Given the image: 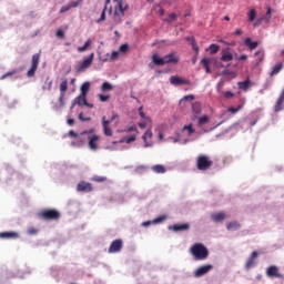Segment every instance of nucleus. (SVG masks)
<instances>
[{
	"label": "nucleus",
	"mask_w": 284,
	"mask_h": 284,
	"mask_svg": "<svg viewBox=\"0 0 284 284\" xmlns=\"http://www.w3.org/2000/svg\"><path fill=\"white\" fill-rule=\"evenodd\" d=\"M136 141V135H131L124 140L125 143H134Z\"/></svg>",
	"instance_id": "nucleus-54"
},
{
	"label": "nucleus",
	"mask_w": 284,
	"mask_h": 284,
	"mask_svg": "<svg viewBox=\"0 0 284 284\" xmlns=\"http://www.w3.org/2000/svg\"><path fill=\"white\" fill-rule=\"evenodd\" d=\"M225 99H232L234 97V93L232 91L224 92Z\"/></svg>",
	"instance_id": "nucleus-56"
},
{
	"label": "nucleus",
	"mask_w": 284,
	"mask_h": 284,
	"mask_svg": "<svg viewBox=\"0 0 284 284\" xmlns=\"http://www.w3.org/2000/svg\"><path fill=\"white\" fill-rule=\"evenodd\" d=\"M0 239H19V233H17V232H2V233H0Z\"/></svg>",
	"instance_id": "nucleus-27"
},
{
	"label": "nucleus",
	"mask_w": 284,
	"mask_h": 284,
	"mask_svg": "<svg viewBox=\"0 0 284 284\" xmlns=\"http://www.w3.org/2000/svg\"><path fill=\"white\" fill-rule=\"evenodd\" d=\"M94 135V129H90V130H87V131H83L80 136H82L83 140H85L84 136H92Z\"/></svg>",
	"instance_id": "nucleus-41"
},
{
	"label": "nucleus",
	"mask_w": 284,
	"mask_h": 284,
	"mask_svg": "<svg viewBox=\"0 0 284 284\" xmlns=\"http://www.w3.org/2000/svg\"><path fill=\"white\" fill-rule=\"evenodd\" d=\"M211 219L215 223H223V221H225V219H227V214H225V212L213 213L211 215Z\"/></svg>",
	"instance_id": "nucleus-21"
},
{
	"label": "nucleus",
	"mask_w": 284,
	"mask_h": 284,
	"mask_svg": "<svg viewBox=\"0 0 284 284\" xmlns=\"http://www.w3.org/2000/svg\"><path fill=\"white\" fill-rule=\"evenodd\" d=\"M169 230L172 232H187V230H190V223L173 224L169 226Z\"/></svg>",
	"instance_id": "nucleus-16"
},
{
	"label": "nucleus",
	"mask_w": 284,
	"mask_h": 284,
	"mask_svg": "<svg viewBox=\"0 0 284 284\" xmlns=\"http://www.w3.org/2000/svg\"><path fill=\"white\" fill-rule=\"evenodd\" d=\"M176 14L175 13H171L169 14V21L172 22V21H176Z\"/></svg>",
	"instance_id": "nucleus-58"
},
{
	"label": "nucleus",
	"mask_w": 284,
	"mask_h": 284,
	"mask_svg": "<svg viewBox=\"0 0 284 284\" xmlns=\"http://www.w3.org/2000/svg\"><path fill=\"white\" fill-rule=\"evenodd\" d=\"M92 45V40H88L84 45L78 48V52H85Z\"/></svg>",
	"instance_id": "nucleus-39"
},
{
	"label": "nucleus",
	"mask_w": 284,
	"mask_h": 284,
	"mask_svg": "<svg viewBox=\"0 0 284 284\" xmlns=\"http://www.w3.org/2000/svg\"><path fill=\"white\" fill-rule=\"evenodd\" d=\"M39 61H41V53H34L32 55L31 68L27 72V77L29 79L34 77V74L37 73V70L39 69Z\"/></svg>",
	"instance_id": "nucleus-6"
},
{
	"label": "nucleus",
	"mask_w": 284,
	"mask_h": 284,
	"mask_svg": "<svg viewBox=\"0 0 284 284\" xmlns=\"http://www.w3.org/2000/svg\"><path fill=\"white\" fill-rule=\"evenodd\" d=\"M119 51H113L112 53H111V61H116V59H119Z\"/></svg>",
	"instance_id": "nucleus-55"
},
{
	"label": "nucleus",
	"mask_w": 284,
	"mask_h": 284,
	"mask_svg": "<svg viewBox=\"0 0 284 284\" xmlns=\"http://www.w3.org/2000/svg\"><path fill=\"white\" fill-rule=\"evenodd\" d=\"M251 83H252V81L250 80V77H247L245 79V81L237 82V88H239V90H243L244 92H247V90H250Z\"/></svg>",
	"instance_id": "nucleus-22"
},
{
	"label": "nucleus",
	"mask_w": 284,
	"mask_h": 284,
	"mask_svg": "<svg viewBox=\"0 0 284 284\" xmlns=\"http://www.w3.org/2000/svg\"><path fill=\"white\" fill-rule=\"evenodd\" d=\"M123 250V240H114L109 246V254H116Z\"/></svg>",
	"instance_id": "nucleus-8"
},
{
	"label": "nucleus",
	"mask_w": 284,
	"mask_h": 284,
	"mask_svg": "<svg viewBox=\"0 0 284 284\" xmlns=\"http://www.w3.org/2000/svg\"><path fill=\"white\" fill-rule=\"evenodd\" d=\"M13 74H17V70L9 71L4 73L0 79L3 81V79H8V77H13Z\"/></svg>",
	"instance_id": "nucleus-48"
},
{
	"label": "nucleus",
	"mask_w": 284,
	"mask_h": 284,
	"mask_svg": "<svg viewBox=\"0 0 284 284\" xmlns=\"http://www.w3.org/2000/svg\"><path fill=\"white\" fill-rule=\"evenodd\" d=\"M258 258V252L253 251L245 263V270H252L256 265V260Z\"/></svg>",
	"instance_id": "nucleus-12"
},
{
	"label": "nucleus",
	"mask_w": 284,
	"mask_h": 284,
	"mask_svg": "<svg viewBox=\"0 0 284 284\" xmlns=\"http://www.w3.org/2000/svg\"><path fill=\"white\" fill-rule=\"evenodd\" d=\"M69 136H71V139H83V136L79 135L74 130L69 131Z\"/></svg>",
	"instance_id": "nucleus-51"
},
{
	"label": "nucleus",
	"mask_w": 284,
	"mask_h": 284,
	"mask_svg": "<svg viewBox=\"0 0 284 284\" xmlns=\"http://www.w3.org/2000/svg\"><path fill=\"white\" fill-rule=\"evenodd\" d=\"M152 170L155 172V174H165V166L161 164L153 165Z\"/></svg>",
	"instance_id": "nucleus-35"
},
{
	"label": "nucleus",
	"mask_w": 284,
	"mask_h": 284,
	"mask_svg": "<svg viewBox=\"0 0 284 284\" xmlns=\"http://www.w3.org/2000/svg\"><path fill=\"white\" fill-rule=\"evenodd\" d=\"M99 100H100L102 103H105V101H110V95L99 94Z\"/></svg>",
	"instance_id": "nucleus-53"
},
{
	"label": "nucleus",
	"mask_w": 284,
	"mask_h": 284,
	"mask_svg": "<svg viewBox=\"0 0 284 284\" xmlns=\"http://www.w3.org/2000/svg\"><path fill=\"white\" fill-rule=\"evenodd\" d=\"M142 139L145 143H148V139H152V130L151 129L146 130V132L143 134Z\"/></svg>",
	"instance_id": "nucleus-42"
},
{
	"label": "nucleus",
	"mask_w": 284,
	"mask_h": 284,
	"mask_svg": "<svg viewBox=\"0 0 284 284\" xmlns=\"http://www.w3.org/2000/svg\"><path fill=\"white\" fill-rule=\"evenodd\" d=\"M88 145L89 148L93 151L97 152L99 150V141H101V136L93 134V135H88Z\"/></svg>",
	"instance_id": "nucleus-9"
},
{
	"label": "nucleus",
	"mask_w": 284,
	"mask_h": 284,
	"mask_svg": "<svg viewBox=\"0 0 284 284\" xmlns=\"http://www.w3.org/2000/svg\"><path fill=\"white\" fill-rule=\"evenodd\" d=\"M115 1V11L114 16L118 21L121 22V19L125 17V9L128 8V4L123 6V0H114Z\"/></svg>",
	"instance_id": "nucleus-7"
},
{
	"label": "nucleus",
	"mask_w": 284,
	"mask_h": 284,
	"mask_svg": "<svg viewBox=\"0 0 284 284\" xmlns=\"http://www.w3.org/2000/svg\"><path fill=\"white\" fill-rule=\"evenodd\" d=\"M242 108H243L242 104L237 105V108L231 106L227 109V112H232V114H236V112H241Z\"/></svg>",
	"instance_id": "nucleus-44"
},
{
	"label": "nucleus",
	"mask_w": 284,
	"mask_h": 284,
	"mask_svg": "<svg viewBox=\"0 0 284 284\" xmlns=\"http://www.w3.org/2000/svg\"><path fill=\"white\" fill-rule=\"evenodd\" d=\"M201 64L205 69L206 74H210L212 72V69H210V65H212V61H210V59L203 58L201 60Z\"/></svg>",
	"instance_id": "nucleus-26"
},
{
	"label": "nucleus",
	"mask_w": 284,
	"mask_h": 284,
	"mask_svg": "<svg viewBox=\"0 0 284 284\" xmlns=\"http://www.w3.org/2000/svg\"><path fill=\"white\" fill-rule=\"evenodd\" d=\"M266 276L268 278H284L283 274H281V271L278 270V266H268L266 270Z\"/></svg>",
	"instance_id": "nucleus-10"
},
{
	"label": "nucleus",
	"mask_w": 284,
	"mask_h": 284,
	"mask_svg": "<svg viewBox=\"0 0 284 284\" xmlns=\"http://www.w3.org/2000/svg\"><path fill=\"white\" fill-rule=\"evenodd\" d=\"M182 132H187V136H192V134H194L196 131L192 124H186L182 128Z\"/></svg>",
	"instance_id": "nucleus-31"
},
{
	"label": "nucleus",
	"mask_w": 284,
	"mask_h": 284,
	"mask_svg": "<svg viewBox=\"0 0 284 284\" xmlns=\"http://www.w3.org/2000/svg\"><path fill=\"white\" fill-rule=\"evenodd\" d=\"M244 45L248 48V50H256L258 48V42L257 41H252V38H246L244 40Z\"/></svg>",
	"instance_id": "nucleus-23"
},
{
	"label": "nucleus",
	"mask_w": 284,
	"mask_h": 284,
	"mask_svg": "<svg viewBox=\"0 0 284 284\" xmlns=\"http://www.w3.org/2000/svg\"><path fill=\"white\" fill-rule=\"evenodd\" d=\"M83 3V0H73L69 2L67 6L61 7L60 14H63V12H68L69 10H72V8H79Z\"/></svg>",
	"instance_id": "nucleus-14"
},
{
	"label": "nucleus",
	"mask_w": 284,
	"mask_h": 284,
	"mask_svg": "<svg viewBox=\"0 0 284 284\" xmlns=\"http://www.w3.org/2000/svg\"><path fill=\"white\" fill-rule=\"evenodd\" d=\"M267 19H272V8H268L266 11Z\"/></svg>",
	"instance_id": "nucleus-62"
},
{
	"label": "nucleus",
	"mask_w": 284,
	"mask_h": 284,
	"mask_svg": "<svg viewBox=\"0 0 284 284\" xmlns=\"http://www.w3.org/2000/svg\"><path fill=\"white\" fill-rule=\"evenodd\" d=\"M88 95L79 94L72 102L71 109L74 108V105H80V108H83V105H88Z\"/></svg>",
	"instance_id": "nucleus-15"
},
{
	"label": "nucleus",
	"mask_w": 284,
	"mask_h": 284,
	"mask_svg": "<svg viewBox=\"0 0 284 284\" xmlns=\"http://www.w3.org/2000/svg\"><path fill=\"white\" fill-rule=\"evenodd\" d=\"M28 234H30V236H34V234H39V229H37V227H29L28 229Z\"/></svg>",
	"instance_id": "nucleus-49"
},
{
	"label": "nucleus",
	"mask_w": 284,
	"mask_h": 284,
	"mask_svg": "<svg viewBox=\"0 0 284 284\" xmlns=\"http://www.w3.org/2000/svg\"><path fill=\"white\" fill-rule=\"evenodd\" d=\"M115 119H119V114L118 113H113L111 119L108 120V121H111V123H112V121H115Z\"/></svg>",
	"instance_id": "nucleus-60"
},
{
	"label": "nucleus",
	"mask_w": 284,
	"mask_h": 284,
	"mask_svg": "<svg viewBox=\"0 0 284 284\" xmlns=\"http://www.w3.org/2000/svg\"><path fill=\"white\" fill-rule=\"evenodd\" d=\"M152 62L154 65H165V63H179V57L174 53L164 55L163 58L159 57V53L152 55Z\"/></svg>",
	"instance_id": "nucleus-2"
},
{
	"label": "nucleus",
	"mask_w": 284,
	"mask_h": 284,
	"mask_svg": "<svg viewBox=\"0 0 284 284\" xmlns=\"http://www.w3.org/2000/svg\"><path fill=\"white\" fill-rule=\"evenodd\" d=\"M203 112V104H201L200 101H195L191 103V121L192 123H195V121L199 119V115Z\"/></svg>",
	"instance_id": "nucleus-5"
},
{
	"label": "nucleus",
	"mask_w": 284,
	"mask_h": 284,
	"mask_svg": "<svg viewBox=\"0 0 284 284\" xmlns=\"http://www.w3.org/2000/svg\"><path fill=\"white\" fill-rule=\"evenodd\" d=\"M212 165H214V162L210 159V155L201 154L196 158V169L200 170V172L210 170Z\"/></svg>",
	"instance_id": "nucleus-3"
},
{
	"label": "nucleus",
	"mask_w": 284,
	"mask_h": 284,
	"mask_svg": "<svg viewBox=\"0 0 284 284\" xmlns=\"http://www.w3.org/2000/svg\"><path fill=\"white\" fill-rule=\"evenodd\" d=\"M40 216L43 221H59V219H61V213L54 209H48L40 212Z\"/></svg>",
	"instance_id": "nucleus-4"
},
{
	"label": "nucleus",
	"mask_w": 284,
	"mask_h": 284,
	"mask_svg": "<svg viewBox=\"0 0 284 284\" xmlns=\"http://www.w3.org/2000/svg\"><path fill=\"white\" fill-rule=\"evenodd\" d=\"M44 83L45 85L42 87V90H52V80L50 79V77L45 78Z\"/></svg>",
	"instance_id": "nucleus-38"
},
{
	"label": "nucleus",
	"mask_w": 284,
	"mask_h": 284,
	"mask_svg": "<svg viewBox=\"0 0 284 284\" xmlns=\"http://www.w3.org/2000/svg\"><path fill=\"white\" fill-rule=\"evenodd\" d=\"M223 81H220L219 83H217V92H221V90H222V88H223Z\"/></svg>",
	"instance_id": "nucleus-63"
},
{
	"label": "nucleus",
	"mask_w": 284,
	"mask_h": 284,
	"mask_svg": "<svg viewBox=\"0 0 284 284\" xmlns=\"http://www.w3.org/2000/svg\"><path fill=\"white\" fill-rule=\"evenodd\" d=\"M212 267H213L212 264H206V265L200 266L194 272L195 278H201V276H205V274H207L212 270Z\"/></svg>",
	"instance_id": "nucleus-13"
},
{
	"label": "nucleus",
	"mask_w": 284,
	"mask_h": 284,
	"mask_svg": "<svg viewBox=\"0 0 284 284\" xmlns=\"http://www.w3.org/2000/svg\"><path fill=\"white\" fill-rule=\"evenodd\" d=\"M67 123H68V125H74V119H69V120L67 121Z\"/></svg>",
	"instance_id": "nucleus-64"
},
{
	"label": "nucleus",
	"mask_w": 284,
	"mask_h": 284,
	"mask_svg": "<svg viewBox=\"0 0 284 284\" xmlns=\"http://www.w3.org/2000/svg\"><path fill=\"white\" fill-rule=\"evenodd\" d=\"M168 220V215H162L153 220L154 225H158L159 223H163V221Z\"/></svg>",
	"instance_id": "nucleus-43"
},
{
	"label": "nucleus",
	"mask_w": 284,
	"mask_h": 284,
	"mask_svg": "<svg viewBox=\"0 0 284 284\" xmlns=\"http://www.w3.org/2000/svg\"><path fill=\"white\" fill-rule=\"evenodd\" d=\"M233 59H234V55L230 51V48H226V49L222 50L221 61H224L225 63H229V61H233Z\"/></svg>",
	"instance_id": "nucleus-20"
},
{
	"label": "nucleus",
	"mask_w": 284,
	"mask_h": 284,
	"mask_svg": "<svg viewBox=\"0 0 284 284\" xmlns=\"http://www.w3.org/2000/svg\"><path fill=\"white\" fill-rule=\"evenodd\" d=\"M65 92H68V80L60 83V94H65Z\"/></svg>",
	"instance_id": "nucleus-37"
},
{
	"label": "nucleus",
	"mask_w": 284,
	"mask_h": 284,
	"mask_svg": "<svg viewBox=\"0 0 284 284\" xmlns=\"http://www.w3.org/2000/svg\"><path fill=\"white\" fill-rule=\"evenodd\" d=\"M221 50V47L216 43L210 44V47L206 49V52H210V54H216Z\"/></svg>",
	"instance_id": "nucleus-29"
},
{
	"label": "nucleus",
	"mask_w": 284,
	"mask_h": 284,
	"mask_svg": "<svg viewBox=\"0 0 284 284\" xmlns=\"http://www.w3.org/2000/svg\"><path fill=\"white\" fill-rule=\"evenodd\" d=\"M55 37H58V39H65V32H63V29H58Z\"/></svg>",
	"instance_id": "nucleus-50"
},
{
	"label": "nucleus",
	"mask_w": 284,
	"mask_h": 284,
	"mask_svg": "<svg viewBox=\"0 0 284 284\" xmlns=\"http://www.w3.org/2000/svg\"><path fill=\"white\" fill-rule=\"evenodd\" d=\"M111 121L105 120V116L102 118V128L105 136H112L114 132L110 128Z\"/></svg>",
	"instance_id": "nucleus-19"
},
{
	"label": "nucleus",
	"mask_w": 284,
	"mask_h": 284,
	"mask_svg": "<svg viewBox=\"0 0 284 284\" xmlns=\"http://www.w3.org/2000/svg\"><path fill=\"white\" fill-rule=\"evenodd\" d=\"M65 93H60L59 97V103H60V108H64L65 106Z\"/></svg>",
	"instance_id": "nucleus-46"
},
{
	"label": "nucleus",
	"mask_w": 284,
	"mask_h": 284,
	"mask_svg": "<svg viewBox=\"0 0 284 284\" xmlns=\"http://www.w3.org/2000/svg\"><path fill=\"white\" fill-rule=\"evenodd\" d=\"M105 10H108V7L105 6L104 9L101 12L100 19H98V23H101V21H105Z\"/></svg>",
	"instance_id": "nucleus-52"
},
{
	"label": "nucleus",
	"mask_w": 284,
	"mask_h": 284,
	"mask_svg": "<svg viewBox=\"0 0 284 284\" xmlns=\"http://www.w3.org/2000/svg\"><path fill=\"white\" fill-rule=\"evenodd\" d=\"M141 119H145V112H143V106L139 108Z\"/></svg>",
	"instance_id": "nucleus-59"
},
{
	"label": "nucleus",
	"mask_w": 284,
	"mask_h": 284,
	"mask_svg": "<svg viewBox=\"0 0 284 284\" xmlns=\"http://www.w3.org/2000/svg\"><path fill=\"white\" fill-rule=\"evenodd\" d=\"M197 128H203V125H207V123H210V115L204 114L202 116L197 115Z\"/></svg>",
	"instance_id": "nucleus-24"
},
{
	"label": "nucleus",
	"mask_w": 284,
	"mask_h": 284,
	"mask_svg": "<svg viewBox=\"0 0 284 284\" xmlns=\"http://www.w3.org/2000/svg\"><path fill=\"white\" fill-rule=\"evenodd\" d=\"M241 229V224L236 221L234 222H230L227 225H226V230L229 231H236V230H240Z\"/></svg>",
	"instance_id": "nucleus-30"
},
{
	"label": "nucleus",
	"mask_w": 284,
	"mask_h": 284,
	"mask_svg": "<svg viewBox=\"0 0 284 284\" xmlns=\"http://www.w3.org/2000/svg\"><path fill=\"white\" fill-rule=\"evenodd\" d=\"M78 192H92V183L82 181L77 185Z\"/></svg>",
	"instance_id": "nucleus-18"
},
{
	"label": "nucleus",
	"mask_w": 284,
	"mask_h": 284,
	"mask_svg": "<svg viewBox=\"0 0 284 284\" xmlns=\"http://www.w3.org/2000/svg\"><path fill=\"white\" fill-rule=\"evenodd\" d=\"M254 19H256V10L251 9L248 12V21H254Z\"/></svg>",
	"instance_id": "nucleus-47"
},
{
	"label": "nucleus",
	"mask_w": 284,
	"mask_h": 284,
	"mask_svg": "<svg viewBox=\"0 0 284 284\" xmlns=\"http://www.w3.org/2000/svg\"><path fill=\"white\" fill-rule=\"evenodd\" d=\"M80 90H81V93H80V94H82V97H88V92H89V90H90V82H84V83L81 85Z\"/></svg>",
	"instance_id": "nucleus-32"
},
{
	"label": "nucleus",
	"mask_w": 284,
	"mask_h": 284,
	"mask_svg": "<svg viewBox=\"0 0 284 284\" xmlns=\"http://www.w3.org/2000/svg\"><path fill=\"white\" fill-rule=\"evenodd\" d=\"M283 70V62H278L273 67V70L271 72V77H274V74H278Z\"/></svg>",
	"instance_id": "nucleus-34"
},
{
	"label": "nucleus",
	"mask_w": 284,
	"mask_h": 284,
	"mask_svg": "<svg viewBox=\"0 0 284 284\" xmlns=\"http://www.w3.org/2000/svg\"><path fill=\"white\" fill-rule=\"evenodd\" d=\"M128 50H130V45H128V44H122V45H120V48H119V53H122V54H125V52H128Z\"/></svg>",
	"instance_id": "nucleus-45"
},
{
	"label": "nucleus",
	"mask_w": 284,
	"mask_h": 284,
	"mask_svg": "<svg viewBox=\"0 0 284 284\" xmlns=\"http://www.w3.org/2000/svg\"><path fill=\"white\" fill-rule=\"evenodd\" d=\"M255 59V65H261L263 63V59H265V51L258 50L254 53Z\"/></svg>",
	"instance_id": "nucleus-25"
},
{
	"label": "nucleus",
	"mask_w": 284,
	"mask_h": 284,
	"mask_svg": "<svg viewBox=\"0 0 284 284\" xmlns=\"http://www.w3.org/2000/svg\"><path fill=\"white\" fill-rule=\"evenodd\" d=\"M126 132H136V125H132L129 129H126Z\"/></svg>",
	"instance_id": "nucleus-61"
},
{
	"label": "nucleus",
	"mask_w": 284,
	"mask_h": 284,
	"mask_svg": "<svg viewBox=\"0 0 284 284\" xmlns=\"http://www.w3.org/2000/svg\"><path fill=\"white\" fill-rule=\"evenodd\" d=\"M190 253L195 261H205L210 256V251L202 243L193 244L190 248Z\"/></svg>",
	"instance_id": "nucleus-1"
},
{
	"label": "nucleus",
	"mask_w": 284,
	"mask_h": 284,
	"mask_svg": "<svg viewBox=\"0 0 284 284\" xmlns=\"http://www.w3.org/2000/svg\"><path fill=\"white\" fill-rule=\"evenodd\" d=\"M170 83L172 85H190V80H185L183 78L172 75L170 78Z\"/></svg>",
	"instance_id": "nucleus-17"
},
{
	"label": "nucleus",
	"mask_w": 284,
	"mask_h": 284,
	"mask_svg": "<svg viewBox=\"0 0 284 284\" xmlns=\"http://www.w3.org/2000/svg\"><path fill=\"white\" fill-rule=\"evenodd\" d=\"M79 120L80 121H92V118H83V113L79 114Z\"/></svg>",
	"instance_id": "nucleus-57"
},
{
	"label": "nucleus",
	"mask_w": 284,
	"mask_h": 284,
	"mask_svg": "<svg viewBox=\"0 0 284 284\" xmlns=\"http://www.w3.org/2000/svg\"><path fill=\"white\" fill-rule=\"evenodd\" d=\"M186 41H189L192 45V49L194 50L196 57H199V44H196V40L193 37L186 38Z\"/></svg>",
	"instance_id": "nucleus-28"
},
{
	"label": "nucleus",
	"mask_w": 284,
	"mask_h": 284,
	"mask_svg": "<svg viewBox=\"0 0 284 284\" xmlns=\"http://www.w3.org/2000/svg\"><path fill=\"white\" fill-rule=\"evenodd\" d=\"M92 181H94L95 183H104V181H108V178L101 176V175H95L92 178Z\"/></svg>",
	"instance_id": "nucleus-40"
},
{
	"label": "nucleus",
	"mask_w": 284,
	"mask_h": 284,
	"mask_svg": "<svg viewBox=\"0 0 284 284\" xmlns=\"http://www.w3.org/2000/svg\"><path fill=\"white\" fill-rule=\"evenodd\" d=\"M111 90H114V87L110 82H103L101 85L102 92H111Z\"/></svg>",
	"instance_id": "nucleus-36"
},
{
	"label": "nucleus",
	"mask_w": 284,
	"mask_h": 284,
	"mask_svg": "<svg viewBox=\"0 0 284 284\" xmlns=\"http://www.w3.org/2000/svg\"><path fill=\"white\" fill-rule=\"evenodd\" d=\"M94 61V53H91L88 58H85L81 64L78 67V72H83V70H88L92 62Z\"/></svg>",
	"instance_id": "nucleus-11"
},
{
	"label": "nucleus",
	"mask_w": 284,
	"mask_h": 284,
	"mask_svg": "<svg viewBox=\"0 0 284 284\" xmlns=\"http://www.w3.org/2000/svg\"><path fill=\"white\" fill-rule=\"evenodd\" d=\"M194 99H195L194 94L184 95V97L180 100V105H181L182 108H184L186 101H194Z\"/></svg>",
	"instance_id": "nucleus-33"
}]
</instances>
